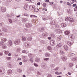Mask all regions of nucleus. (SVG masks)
<instances>
[{"instance_id":"obj_1","label":"nucleus","mask_w":77,"mask_h":77,"mask_svg":"<svg viewBox=\"0 0 77 77\" xmlns=\"http://www.w3.org/2000/svg\"><path fill=\"white\" fill-rule=\"evenodd\" d=\"M70 38L71 39L72 41H73V40H74V38H75V36H74V35H69L68 36V38H69V39Z\"/></svg>"},{"instance_id":"obj_2","label":"nucleus","mask_w":77,"mask_h":77,"mask_svg":"<svg viewBox=\"0 0 77 77\" xmlns=\"http://www.w3.org/2000/svg\"><path fill=\"white\" fill-rule=\"evenodd\" d=\"M2 45V48H4L5 49V48H6V45H5L3 44V42H1L0 43V46Z\"/></svg>"},{"instance_id":"obj_3","label":"nucleus","mask_w":77,"mask_h":77,"mask_svg":"<svg viewBox=\"0 0 77 77\" xmlns=\"http://www.w3.org/2000/svg\"><path fill=\"white\" fill-rule=\"evenodd\" d=\"M61 59L63 61H66L67 60V57L66 56H62Z\"/></svg>"},{"instance_id":"obj_4","label":"nucleus","mask_w":77,"mask_h":77,"mask_svg":"<svg viewBox=\"0 0 77 77\" xmlns=\"http://www.w3.org/2000/svg\"><path fill=\"white\" fill-rule=\"evenodd\" d=\"M70 33V31L68 30H66L64 32V34L65 35H68Z\"/></svg>"},{"instance_id":"obj_5","label":"nucleus","mask_w":77,"mask_h":77,"mask_svg":"<svg viewBox=\"0 0 77 77\" xmlns=\"http://www.w3.org/2000/svg\"><path fill=\"white\" fill-rule=\"evenodd\" d=\"M50 44L51 45H54L55 44V42L53 40H51L50 41Z\"/></svg>"},{"instance_id":"obj_6","label":"nucleus","mask_w":77,"mask_h":77,"mask_svg":"<svg viewBox=\"0 0 77 77\" xmlns=\"http://www.w3.org/2000/svg\"><path fill=\"white\" fill-rule=\"evenodd\" d=\"M20 40L17 39L15 42V44H16V45H18V44L20 43Z\"/></svg>"},{"instance_id":"obj_7","label":"nucleus","mask_w":77,"mask_h":77,"mask_svg":"<svg viewBox=\"0 0 77 77\" xmlns=\"http://www.w3.org/2000/svg\"><path fill=\"white\" fill-rule=\"evenodd\" d=\"M12 44V41L10 40L8 42V46H11Z\"/></svg>"},{"instance_id":"obj_8","label":"nucleus","mask_w":77,"mask_h":77,"mask_svg":"<svg viewBox=\"0 0 77 77\" xmlns=\"http://www.w3.org/2000/svg\"><path fill=\"white\" fill-rule=\"evenodd\" d=\"M1 11L2 12H5V11H6V8L4 7H2L1 8Z\"/></svg>"},{"instance_id":"obj_9","label":"nucleus","mask_w":77,"mask_h":77,"mask_svg":"<svg viewBox=\"0 0 77 77\" xmlns=\"http://www.w3.org/2000/svg\"><path fill=\"white\" fill-rule=\"evenodd\" d=\"M62 43H60L57 45L56 46V47L57 48H59V47H62Z\"/></svg>"},{"instance_id":"obj_10","label":"nucleus","mask_w":77,"mask_h":77,"mask_svg":"<svg viewBox=\"0 0 77 77\" xmlns=\"http://www.w3.org/2000/svg\"><path fill=\"white\" fill-rule=\"evenodd\" d=\"M61 26L62 27H66V24L65 23H63L61 24Z\"/></svg>"},{"instance_id":"obj_11","label":"nucleus","mask_w":77,"mask_h":77,"mask_svg":"<svg viewBox=\"0 0 77 77\" xmlns=\"http://www.w3.org/2000/svg\"><path fill=\"white\" fill-rule=\"evenodd\" d=\"M28 7H29V5H28V4H26L24 5V9H25V10H27V9L28 8Z\"/></svg>"},{"instance_id":"obj_12","label":"nucleus","mask_w":77,"mask_h":77,"mask_svg":"<svg viewBox=\"0 0 77 77\" xmlns=\"http://www.w3.org/2000/svg\"><path fill=\"white\" fill-rule=\"evenodd\" d=\"M8 74L9 75V74H11L12 73V71L11 69H9L7 72Z\"/></svg>"},{"instance_id":"obj_13","label":"nucleus","mask_w":77,"mask_h":77,"mask_svg":"<svg viewBox=\"0 0 77 77\" xmlns=\"http://www.w3.org/2000/svg\"><path fill=\"white\" fill-rule=\"evenodd\" d=\"M67 43L69 45H70V46L72 45V42L69 41H67Z\"/></svg>"},{"instance_id":"obj_14","label":"nucleus","mask_w":77,"mask_h":77,"mask_svg":"<svg viewBox=\"0 0 77 77\" xmlns=\"http://www.w3.org/2000/svg\"><path fill=\"white\" fill-rule=\"evenodd\" d=\"M64 48L65 50H68V46L66 45H65L64 46Z\"/></svg>"},{"instance_id":"obj_15","label":"nucleus","mask_w":77,"mask_h":77,"mask_svg":"<svg viewBox=\"0 0 77 77\" xmlns=\"http://www.w3.org/2000/svg\"><path fill=\"white\" fill-rule=\"evenodd\" d=\"M72 60L73 62L74 61H75V60H77V57H75L74 58H73Z\"/></svg>"},{"instance_id":"obj_16","label":"nucleus","mask_w":77,"mask_h":77,"mask_svg":"<svg viewBox=\"0 0 77 77\" xmlns=\"http://www.w3.org/2000/svg\"><path fill=\"white\" fill-rule=\"evenodd\" d=\"M22 41H26V38L24 36L22 37Z\"/></svg>"},{"instance_id":"obj_17","label":"nucleus","mask_w":77,"mask_h":77,"mask_svg":"<svg viewBox=\"0 0 77 77\" xmlns=\"http://www.w3.org/2000/svg\"><path fill=\"white\" fill-rule=\"evenodd\" d=\"M73 65H74V64L70 63L69 65V68H71L73 66Z\"/></svg>"},{"instance_id":"obj_18","label":"nucleus","mask_w":77,"mask_h":77,"mask_svg":"<svg viewBox=\"0 0 77 77\" xmlns=\"http://www.w3.org/2000/svg\"><path fill=\"white\" fill-rule=\"evenodd\" d=\"M35 8V6L33 5H31L29 6V9H30L31 10Z\"/></svg>"},{"instance_id":"obj_19","label":"nucleus","mask_w":77,"mask_h":77,"mask_svg":"<svg viewBox=\"0 0 77 77\" xmlns=\"http://www.w3.org/2000/svg\"><path fill=\"white\" fill-rule=\"evenodd\" d=\"M47 48L48 50H50V51L52 50V48H51V47L50 46H48Z\"/></svg>"},{"instance_id":"obj_20","label":"nucleus","mask_w":77,"mask_h":77,"mask_svg":"<svg viewBox=\"0 0 77 77\" xmlns=\"http://www.w3.org/2000/svg\"><path fill=\"white\" fill-rule=\"evenodd\" d=\"M69 21L70 22V23H72V22H74V20L72 19V18H69Z\"/></svg>"},{"instance_id":"obj_21","label":"nucleus","mask_w":77,"mask_h":77,"mask_svg":"<svg viewBox=\"0 0 77 77\" xmlns=\"http://www.w3.org/2000/svg\"><path fill=\"white\" fill-rule=\"evenodd\" d=\"M76 1L75 0H71L70 2L71 4H73L74 2H75Z\"/></svg>"},{"instance_id":"obj_22","label":"nucleus","mask_w":77,"mask_h":77,"mask_svg":"<svg viewBox=\"0 0 77 77\" xmlns=\"http://www.w3.org/2000/svg\"><path fill=\"white\" fill-rule=\"evenodd\" d=\"M69 18H70V17H68L65 19V21H69Z\"/></svg>"},{"instance_id":"obj_23","label":"nucleus","mask_w":77,"mask_h":77,"mask_svg":"<svg viewBox=\"0 0 77 77\" xmlns=\"http://www.w3.org/2000/svg\"><path fill=\"white\" fill-rule=\"evenodd\" d=\"M38 11H39V9H38V8H35L34 9V11L35 12H38Z\"/></svg>"},{"instance_id":"obj_24","label":"nucleus","mask_w":77,"mask_h":77,"mask_svg":"<svg viewBox=\"0 0 77 77\" xmlns=\"http://www.w3.org/2000/svg\"><path fill=\"white\" fill-rule=\"evenodd\" d=\"M1 41H3V42H6L7 41V39L6 38H3L1 39Z\"/></svg>"},{"instance_id":"obj_25","label":"nucleus","mask_w":77,"mask_h":77,"mask_svg":"<svg viewBox=\"0 0 77 77\" xmlns=\"http://www.w3.org/2000/svg\"><path fill=\"white\" fill-rule=\"evenodd\" d=\"M61 38H62V36H60L59 37H58L57 38V40H58V41H60V40H61Z\"/></svg>"},{"instance_id":"obj_26","label":"nucleus","mask_w":77,"mask_h":77,"mask_svg":"<svg viewBox=\"0 0 77 77\" xmlns=\"http://www.w3.org/2000/svg\"><path fill=\"white\" fill-rule=\"evenodd\" d=\"M27 39L29 41H30L32 40V38L31 37H28L27 38Z\"/></svg>"},{"instance_id":"obj_27","label":"nucleus","mask_w":77,"mask_h":77,"mask_svg":"<svg viewBox=\"0 0 77 77\" xmlns=\"http://www.w3.org/2000/svg\"><path fill=\"white\" fill-rule=\"evenodd\" d=\"M57 31H58V32H59L60 33H62V31L60 29H57Z\"/></svg>"},{"instance_id":"obj_28","label":"nucleus","mask_w":77,"mask_h":77,"mask_svg":"<svg viewBox=\"0 0 77 77\" xmlns=\"http://www.w3.org/2000/svg\"><path fill=\"white\" fill-rule=\"evenodd\" d=\"M50 54H48V53H47L46 54H45V56H46V57H50Z\"/></svg>"},{"instance_id":"obj_29","label":"nucleus","mask_w":77,"mask_h":77,"mask_svg":"<svg viewBox=\"0 0 77 77\" xmlns=\"http://www.w3.org/2000/svg\"><path fill=\"white\" fill-rule=\"evenodd\" d=\"M4 53L5 54H9V52L6 51H4Z\"/></svg>"},{"instance_id":"obj_30","label":"nucleus","mask_w":77,"mask_h":77,"mask_svg":"<svg viewBox=\"0 0 77 77\" xmlns=\"http://www.w3.org/2000/svg\"><path fill=\"white\" fill-rule=\"evenodd\" d=\"M60 53L61 55H63V54H65V53H64V52L62 51H60Z\"/></svg>"},{"instance_id":"obj_31","label":"nucleus","mask_w":77,"mask_h":77,"mask_svg":"<svg viewBox=\"0 0 77 77\" xmlns=\"http://www.w3.org/2000/svg\"><path fill=\"white\" fill-rule=\"evenodd\" d=\"M47 6V4L45 3H44L43 4V7H46V6Z\"/></svg>"},{"instance_id":"obj_32","label":"nucleus","mask_w":77,"mask_h":77,"mask_svg":"<svg viewBox=\"0 0 77 77\" xmlns=\"http://www.w3.org/2000/svg\"><path fill=\"white\" fill-rule=\"evenodd\" d=\"M0 72H2V74H4L5 72V71H3L2 72V70L1 69L0 70Z\"/></svg>"},{"instance_id":"obj_33","label":"nucleus","mask_w":77,"mask_h":77,"mask_svg":"<svg viewBox=\"0 0 77 77\" xmlns=\"http://www.w3.org/2000/svg\"><path fill=\"white\" fill-rule=\"evenodd\" d=\"M37 17V16H35V15H30V17Z\"/></svg>"},{"instance_id":"obj_34","label":"nucleus","mask_w":77,"mask_h":77,"mask_svg":"<svg viewBox=\"0 0 77 77\" xmlns=\"http://www.w3.org/2000/svg\"><path fill=\"white\" fill-rule=\"evenodd\" d=\"M42 11H47V10L45 8H43L42 9Z\"/></svg>"},{"instance_id":"obj_35","label":"nucleus","mask_w":77,"mask_h":77,"mask_svg":"<svg viewBox=\"0 0 77 77\" xmlns=\"http://www.w3.org/2000/svg\"><path fill=\"white\" fill-rule=\"evenodd\" d=\"M6 59L7 60H11V57H7Z\"/></svg>"},{"instance_id":"obj_36","label":"nucleus","mask_w":77,"mask_h":77,"mask_svg":"<svg viewBox=\"0 0 77 77\" xmlns=\"http://www.w3.org/2000/svg\"><path fill=\"white\" fill-rule=\"evenodd\" d=\"M55 74L57 75H59V73L58 72H55Z\"/></svg>"},{"instance_id":"obj_37","label":"nucleus","mask_w":77,"mask_h":77,"mask_svg":"<svg viewBox=\"0 0 77 77\" xmlns=\"http://www.w3.org/2000/svg\"><path fill=\"white\" fill-rule=\"evenodd\" d=\"M75 8H76V9H77V5H76V6H75V8H74V11H77V10H75Z\"/></svg>"},{"instance_id":"obj_38","label":"nucleus","mask_w":77,"mask_h":77,"mask_svg":"<svg viewBox=\"0 0 77 77\" xmlns=\"http://www.w3.org/2000/svg\"><path fill=\"white\" fill-rule=\"evenodd\" d=\"M21 60V58L20 57H18L17 59V60Z\"/></svg>"},{"instance_id":"obj_39","label":"nucleus","mask_w":77,"mask_h":77,"mask_svg":"<svg viewBox=\"0 0 77 77\" xmlns=\"http://www.w3.org/2000/svg\"><path fill=\"white\" fill-rule=\"evenodd\" d=\"M22 53H26V51H22Z\"/></svg>"},{"instance_id":"obj_40","label":"nucleus","mask_w":77,"mask_h":77,"mask_svg":"<svg viewBox=\"0 0 77 77\" xmlns=\"http://www.w3.org/2000/svg\"><path fill=\"white\" fill-rule=\"evenodd\" d=\"M24 16H26V17H27L28 16V14H24Z\"/></svg>"},{"instance_id":"obj_41","label":"nucleus","mask_w":77,"mask_h":77,"mask_svg":"<svg viewBox=\"0 0 77 77\" xmlns=\"http://www.w3.org/2000/svg\"><path fill=\"white\" fill-rule=\"evenodd\" d=\"M9 21L11 23H12V20H11V19H9Z\"/></svg>"},{"instance_id":"obj_42","label":"nucleus","mask_w":77,"mask_h":77,"mask_svg":"<svg viewBox=\"0 0 77 77\" xmlns=\"http://www.w3.org/2000/svg\"><path fill=\"white\" fill-rule=\"evenodd\" d=\"M35 61L36 62H39V59H38V60H37V59L35 60Z\"/></svg>"},{"instance_id":"obj_43","label":"nucleus","mask_w":77,"mask_h":77,"mask_svg":"<svg viewBox=\"0 0 77 77\" xmlns=\"http://www.w3.org/2000/svg\"><path fill=\"white\" fill-rule=\"evenodd\" d=\"M34 65L35 66H38V65L36 64V63H35L34 64Z\"/></svg>"},{"instance_id":"obj_44","label":"nucleus","mask_w":77,"mask_h":77,"mask_svg":"<svg viewBox=\"0 0 77 77\" xmlns=\"http://www.w3.org/2000/svg\"><path fill=\"white\" fill-rule=\"evenodd\" d=\"M49 59L48 58H45V59L44 60H46V61L47 60H48Z\"/></svg>"},{"instance_id":"obj_45","label":"nucleus","mask_w":77,"mask_h":77,"mask_svg":"<svg viewBox=\"0 0 77 77\" xmlns=\"http://www.w3.org/2000/svg\"><path fill=\"white\" fill-rule=\"evenodd\" d=\"M37 5H41V3L40 2H38L37 4Z\"/></svg>"},{"instance_id":"obj_46","label":"nucleus","mask_w":77,"mask_h":77,"mask_svg":"<svg viewBox=\"0 0 77 77\" xmlns=\"http://www.w3.org/2000/svg\"><path fill=\"white\" fill-rule=\"evenodd\" d=\"M76 5H77V4H73L72 6L73 7H75V6Z\"/></svg>"},{"instance_id":"obj_47","label":"nucleus","mask_w":77,"mask_h":77,"mask_svg":"<svg viewBox=\"0 0 77 77\" xmlns=\"http://www.w3.org/2000/svg\"><path fill=\"white\" fill-rule=\"evenodd\" d=\"M30 62H33V59H30Z\"/></svg>"},{"instance_id":"obj_48","label":"nucleus","mask_w":77,"mask_h":77,"mask_svg":"<svg viewBox=\"0 0 77 77\" xmlns=\"http://www.w3.org/2000/svg\"><path fill=\"white\" fill-rule=\"evenodd\" d=\"M58 69H59V67H57L56 68L55 70H56V71H57V70H58Z\"/></svg>"},{"instance_id":"obj_49","label":"nucleus","mask_w":77,"mask_h":77,"mask_svg":"<svg viewBox=\"0 0 77 77\" xmlns=\"http://www.w3.org/2000/svg\"><path fill=\"white\" fill-rule=\"evenodd\" d=\"M26 1H27V2H32V0H25Z\"/></svg>"},{"instance_id":"obj_50","label":"nucleus","mask_w":77,"mask_h":77,"mask_svg":"<svg viewBox=\"0 0 77 77\" xmlns=\"http://www.w3.org/2000/svg\"><path fill=\"white\" fill-rule=\"evenodd\" d=\"M50 1L49 0H46L45 2L46 3H48V2H49Z\"/></svg>"},{"instance_id":"obj_51","label":"nucleus","mask_w":77,"mask_h":77,"mask_svg":"<svg viewBox=\"0 0 77 77\" xmlns=\"http://www.w3.org/2000/svg\"><path fill=\"white\" fill-rule=\"evenodd\" d=\"M48 39L49 40L51 39V38L50 37H49L48 38Z\"/></svg>"},{"instance_id":"obj_52","label":"nucleus","mask_w":77,"mask_h":77,"mask_svg":"<svg viewBox=\"0 0 77 77\" xmlns=\"http://www.w3.org/2000/svg\"><path fill=\"white\" fill-rule=\"evenodd\" d=\"M67 5H71V4H70V3H69V2H67Z\"/></svg>"},{"instance_id":"obj_53","label":"nucleus","mask_w":77,"mask_h":77,"mask_svg":"<svg viewBox=\"0 0 77 77\" xmlns=\"http://www.w3.org/2000/svg\"><path fill=\"white\" fill-rule=\"evenodd\" d=\"M68 74H69V75H71V73L70 72H68Z\"/></svg>"},{"instance_id":"obj_54","label":"nucleus","mask_w":77,"mask_h":77,"mask_svg":"<svg viewBox=\"0 0 77 77\" xmlns=\"http://www.w3.org/2000/svg\"><path fill=\"white\" fill-rule=\"evenodd\" d=\"M22 62H20L19 63V64L20 65H22Z\"/></svg>"},{"instance_id":"obj_55","label":"nucleus","mask_w":77,"mask_h":77,"mask_svg":"<svg viewBox=\"0 0 77 77\" xmlns=\"http://www.w3.org/2000/svg\"><path fill=\"white\" fill-rule=\"evenodd\" d=\"M8 56H11V53H10L8 54Z\"/></svg>"},{"instance_id":"obj_56","label":"nucleus","mask_w":77,"mask_h":77,"mask_svg":"<svg viewBox=\"0 0 77 77\" xmlns=\"http://www.w3.org/2000/svg\"><path fill=\"white\" fill-rule=\"evenodd\" d=\"M2 54H3V53H2V52L0 53V56H2Z\"/></svg>"},{"instance_id":"obj_57","label":"nucleus","mask_w":77,"mask_h":77,"mask_svg":"<svg viewBox=\"0 0 77 77\" xmlns=\"http://www.w3.org/2000/svg\"><path fill=\"white\" fill-rule=\"evenodd\" d=\"M62 72H60V73H59V75H60V74H62Z\"/></svg>"},{"instance_id":"obj_58","label":"nucleus","mask_w":77,"mask_h":77,"mask_svg":"<svg viewBox=\"0 0 77 77\" xmlns=\"http://www.w3.org/2000/svg\"><path fill=\"white\" fill-rule=\"evenodd\" d=\"M43 20H44V21H45V18H43Z\"/></svg>"},{"instance_id":"obj_59","label":"nucleus","mask_w":77,"mask_h":77,"mask_svg":"<svg viewBox=\"0 0 77 77\" xmlns=\"http://www.w3.org/2000/svg\"><path fill=\"white\" fill-rule=\"evenodd\" d=\"M20 17V15H19V16H17V18H18V17Z\"/></svg>"},{"instance_id":"obj_60","label":"nucleus","mask_w":77,"mask_h":77,"mask_svg":"<svg viewBox=\"0 0 77 77\" xmlns=\"http://www.w3.org/2000/svg\"><path fill=\"white\" fill-rule=\"evenodd\" d=\"M60 3H63V1H60Z\"/></svg>"},{"instance_id":"obj_61","label":"nucleus","mask_w":77,"mask_h":77,"mask_svg":"<svg viewBox=\"0 0 77 77\" xmlns=\"http://www.w3.org/2000/svg\"><path fill=\"white\" fill-rule=\"evenodd\" d=\"M7 30H8V29H6L5 30H4V31L5 32H7Z\"/></svg>"},{"instance_id":"obj_62","label":"nucleus","mask_w":77,"mask_h":77,"mask_svg":"<svg viewBox=\"0 0 77 77\" xmlns=\"http://www.w3.org/2000/svg\"><path fill=\"white\" fill-rule=\"evenodd\" d=\"M23 77H26V75H23Z\"/></svg>"},{"instance_id":"obj_63","label":"nucleus","mask_w":77,"mask_h":77,"mask_svg":"<svg viewBox=\"0 0 77 77\" xmlns=\"http://www.w3.org/2000/svg\"><path fill=\"white\" fill-rule=\"evenodd\" d=\"M72 55L74 56V54L73 53H72Z\"/></svg>"},{"instance_id":"obj_64","label":"nucleus","mask_w":77,"mask_h":77,"mask_svg":"<svg viewBox=\"0 0 77 77\" xmlns=\"http://www.w3.org/2000/svg\"><path fill=\"white\" fill-rule=\"evenodd\" d=\"M57 77H62V76H57Z\"/></svg>"}]
</instances>
